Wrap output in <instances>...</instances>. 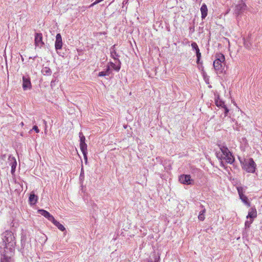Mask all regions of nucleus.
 <instances>
[{
  "instance_id": "f257e3e1",
  "label": "nucleus",
  "mask_w": 262,
  "mask_h": 262,
  "mask_svg": "<svg viewBox=\"0 0 262 262\" xmlns=\"http://www.w3.org/2000/svg\"><path fill=\"white\" fill-rule=\"evenodd\" d=\"M2 245L0 246L2 258L12 259L16 245L15 237L10 231H6L2 234Z\"/></svg>"
},
{
  "instance_id": "f03ea898",
  "label": "nucleus",
  "mask_w": 262,
  "mask_h": 262,
  "mask_svg": "<svg viewBox=\"0 0 262 262\" xmlns=\"http://www.w3.org/2000/svg\"><path fill=\"white\" fill-rule=\"evenodd\" d=\"M242 168L249 173H254L255 171L256 164L252 158L245 159L240 160Z\"/></svg>"
},
{
  "instance_id": "7ed1b4c3",
  "label": "nucleus",
  "mask_w": 262,
  "mask_h": 262,
  "mask_svg": "<svg viewBox=\"0 0 262 262\" xmlns=\"http://www.w3.org/2000/svg\"><path fill=\"white\" fill-rule=\"evenodd\" d=\"M225 60V56L223 54H216V59L213 62V67L217 73H222Z\"/></svg>"
},
{
  "instance_id": "20e7f679",
  "label": "nucleus",
  "mask_w": 262,
  "mask_h": 262,
  "mask_svg": "<svg viewBox=\"0 0 262 262\" xmlns=\"http://www.w3.org/2000/svg\"><path fill=\"white\" fill-rule=\"evenodd\" d=\"M32 88L30 78L28 76H24L23 77V88L24 90L31 89Z\"/></svg>"
},
{
  "instance_id": "39448f33",
  "label": "nucleus",
  "mask_w": 262,
  "mask_h": 262,
  "mask_svg": "<svg viewBox=\"0 0 262 262\" xmlns=\"http://www.w3.org/2000/svg\"><path fill=\"white\" fill-rule=\"evenodd\" d=\"M179 181L184 184L190 185L191 184V177L188 174H182L179 177Z\"/></svg>"
},
{
  "instance_id": "423d86ee",
  "label": "nucleus",
  "mask_w": 262,
  "mask_h": 262,
  "mask_svg": "<svg viewBox=\"0 0 262 262\" xmlns=\"http://www.w3.org/2000/svg\"><path fill=\"white\" fill-rule=\"evenodd\" d=\"M35 44L36 46L40 48L43 46L44 42L42 41V35L41 33H36L35 35Z\"/></svg>"
},
{
  "instance_id": "0eeeda50",
  "label": "nucleus",
  "mask_w": 262,
  "mask_h": 262,
  "mask_svg": "<svg viewBox=\"0 0 262 262\" xmlns=\"http://www.w3.org/2000/svg\"><path fill=\"white\" fill-rule=\"evenodd\" d=\"M62 47V37L60 33H58L56 36V41L55 47L56 50H60Z\"/></svg>"
},
{
  "instance_id": "6e6552de",
  "label": "nucleus",
  "mask_w": 262,
  "mask_h": 262,
  "mask_svg": "<svg viewBox=\"0 0 262 262\" xmlns=\"http://www.w3.org/2000/svg\"><path fill=\"white\" fill-rule=\"evenodd\" d=\"M191 46L192 49L195 51L196 56L197 57L196 62L198 63H199V62H200V60L201 59V53L200 52V49L198 47V46L197 43L195 42H193L192 43H191Z\"/></svg>"
},
{
  "instance_id": "1a4fd4ad",
  "label": "nucleus",
  "mask_w": 262,
  "mask_h": 262,
  "mask_svg": "<svg viewBox=\"0 0 262 262\" xmlns=\"http://www.w3.org/2000/svg\"><path fill=\"white\" fill-rule=\"evenodd\" d=\"M9 164L11 166V173L13 174L15 171L17 162L15 158L14 157L9 156L8 158Z\"/></svg>"
},
{
  "instance_id": "9d476101",
  "label": "nucleus",
  "mask_w": 262,
  "mask_h": 262,
  "mask_svg": "<svg viewBox=\"0 0 262 262\" xmlns=\"http://www.w3.org/2000/svg\"><path fill=\"white\" fill-rule=\"evenodd\" d=\"M257 217V211L255 208H251L248 211V214L247 216V219L254 220Z\"/></svg>"
},
{
  "instance_id": "9b49d317",
  "label": "nucleus",
  "mask_w": 262,
  "mask_h": 262,
  "mask_svg": "<svg viewBox=\"0 0 262 262\" xmlns=\"http://www.w3.org/2000/svg\"><path fill=\"white\" fill-rule=\"evenodd\" d=\"M201 17L202 19L206 18L208 14V9L205 4H203L201 8Z\"/></svg>"
},
{
  "instance_id": "f8f14e48",
  "label": "nucleus",
  "mask_w": 262,
  "mask_h": 262,
  "mask_svg": "<svg viewBox=\"0 0 262 262\" xmlns=\"http://www.w3.org/2000/svg\"><path fill=\"white\" fill-rule=\"evenodd\" d=\"M85 138L82 137V139H80V147L81 151L85 152V150H87V144L85 142Z\"/></svg>"
},
{
  "instance_id": "ddd939ff",
  "label": "nucleus",
  "mask_w": 262,
  "mask_h": 262,
  "mask_svg": "<svg viewBox=\"0 0 262 262\" xmlns=\"http://www.w3.org/2000/svg\"><path fill=\"white\" fill-rule=\"evenodd\" d=\"M224 159H225L226 161L229 164H232L234 161V158L231 152H230L229 154L224 156Z\"/></svg>"
},
{
  "instance_id": "4468645a",
  "label": "nucleus",
  "mask_w": 262,
  "mask_h": 262,
  "mask_svg": "<svg viewBox=\"0 0 262 262\" xmlns=\"http://www.w3.org/2000/svg\"><path fill=\"white\" fill-rule=\"evenodd\" d=\"M38 197L33 192L30 195L29 201L31 204H35L37 201Z\"/></svg>"
},
{
  "instance_id": "2eb2a0df",
  "label": "nucleus",
  "mask_w": 262,
  "mask_h": 262,
  "mask_svg": "<svg viewBox=\"0 0 262 262\" xmlns=\"http://www.w3.org/2000/svg\"><path fill=\"white\" fill-rule=\"evenodd\" d=\"M219 147L224 156H225L226 155L229 154V153H230V152L229 151V150L228 149V148L226 146H225L223 145L219 144Z\"/></svg>"
},
{
  "instance_id": "dca6fc26",
  "label": "nucleus",
  "mask_w": 262,
  "mask_h": 262,
  "mask_svg": "<svg viewBox=\"0 0 262 262\" xmlns=\"http://www.w3.org/2000/svg\"><path fill=\"white\" fill-rule=\"evenodd\" d=\"M201 208H202V210L200 212V213L198 216V219L199 220L203 221L205 220V213L206 212V209L204 208L203 205H201Z\"/></svg>"
},
{
  "instance_id": "f3484780",
  "label": "nucleus",
  "mask_w": 262,
  "mask_h": 262,
  "mask_svg": "<svg viewBox=\"0 0 262 262\" xmlns=\"http://www.w3.org/2000/svg\"><path fill=\"white\" fill-rule=\"evenodd\" d=\"M41 73L43 75L49 76L52 74V71L49 67H44L41 70Z\"/></svg>"
},
{
  "instance_id": "a211bd4d",
  "label": "nucleus",
  "mask_w": 262,
  "mask_h": 262,
  "mask_svg": "<svg viewBox=\"0 0 262 262\" xmlns=\"http://www.w3.org/2000/svg\"><path fill=\"white\" fill-rule=\"evenodd\" d=\"M239 196L240 199L245 205H247L248 207L250 206V203L248 201V198L245 195H244V194Z\"/></svg>"
},
{
  "instance_id": "6ab92c4d",
  "label": "nucleus",
  "mask_w": 262,
  "mask_h": 262,
  "mask_svg": "<svg viewBox=\"0 0 262 262\" xmlns=\"http://www.w3.org/2000/svg\"><path fill=\"white\" fill-rule=\"evenodd\" d=\"M115 45H114L111 49V54L112 58L115 60L118 59V55L116 53L115 49Z\"/></svg>"
},
{
  "instance_id": "aec40b11",
  "label": "nucleus",
  "mask_w": 262,
  "mask_h": 262,
  "mask_svg": "<svg viewBox=\"0 0 262 262\" xmlns=\"http://www.w3.org/2000/svg\"><path fill=\"white\" fill-rule=\"evenodd\" d=\"M215 104L218 107L220 106L223 107L225 106L224 102L220 99L219 96H217V97H215Z\"/></svg>"
},
{
  "instance_id": "412c9836",
  "label": "nucleus",
  "mask_w": 262,
  "mask_h": 262,
  "mask_svg": "<svg viewBox=\"0 0 262 262\" xmlns=\"http://www.w3.org/2000/svg\"><path fill=\"white\" fill-rule=\"evenodd\" d=\"M53 224L56 226L60 230L62 231L66 230L64 227L56 220L54 222Z\"/></svg>"
},
{
  "instance_id": "4be33fe9",
  "label": "nucleus",
  "mask_w": 262,
  "mask_h": 262,
  "mask_svg": "<svg viewBox=\"0 0 262 262\" xmlns=\"http://www.w3.org/2000/svg\"><path fill=\"white\" fill-rule=\"evenodd\" d=\"M244 45L246 49H247L248 50H250L251 49V46H252V44H251V42L250 41V40H248V39H244Z\"/></svg>"
},
{
  "instance_id": "5701e85b",
  "label": "nucleus",
  "mask_w": 262,
  "mask_h": 262,
  "mask_svg": "<svg viewBox=\"0 0 262 262\" xmlns=\"http://www.w3.org/2000/svg\"><path fill=\"white\" fill-rule=\"evenodd\" d=\"M38 212L41 215L43 216L46 218L48 215V214L50 213L47 211L43 210V209H39L38 210Z\"/></svg>"
},
{
  "instance_id": "b1692460",
  "label": "nucleus",
  "mask_w": 262,
  "mask_h": 262,
  "mask_svg": "<svg viewBox=\"0 0 262 262\" xmlns=\"http://www.w3.org/2000/svg\"><path fill=\"white\" fill-rule=\"evenodd\" d=\"M237 190L239 196L244 194L245 192V189L243 187H237Z\"/></svg>"
},
{
  "instance_id": "393cba45",
  "label": "nucleus",
  "mask_w": 262,
  "mask_h": 262,
  "mask_svg": "<svg viewBox=\"0 0 262 262\" xmlns=\"http://www.w3.org/2000/svg\"><path fill=\"white\" fill-rule=\"evenodd\" d=\"M110 64L111 67L116 71H119L120 69V66L119 65L117 66L114 63L111 62Z\"/></svg>"
},
{
  "instance_id": "a878e982",
  "label": "nucleus",
  "mask_w": 262,
  "mask_h": 262,
  "mask_svg": "<svg viewBox=\"0 0 262 262\" xmlns=\"http://www.w3.org/2000/svg\"><path fill=\"white\" fill-rule=\"evenodd\" d=\"M36 57V56H35L34 57H30L28 60V65H30V66H32V67H34L33 65V61L34 60L35 58Z\"/></svg>"
},
{
  "instance_id": "bb28decb",
  "label": "nucleus",
  "mask_w": 262,
  "mask_h": 262,
  "mask_svg": "<svg viewBox=\"0 0 262 262\" xmlns=\"http://www.w3.org/2000/svg\"><path fill=\"white\" fill-rule=\"evenodd\" d=\"M46 219H47L49 221H51L53 224L54 223V222L56 221L53 217L52 215H51L50 213L48 214V215L47 216Z\"/></svg>"
},
{
  "instance_id": "cd10ccee",
  "label": "nucleus",
  "mask_w": 262,
  "mask_h": 262,
  "mask_svg": "<svg viewBox=\"0 0 262 262\" xmlns=\"http://www.w3.org/2000/svg\"><path fill=\"white\" fill-rule=\"evenodd\" d=\"M253 220L250 219L249 221H246L245 223V226L246 228H249L250 225L252 223Z\"/></svg>"
},
{
  "instance_id": "c85d7f7f",
  "label": "nucleus",
  "mask_w": 262,
  "mask_h": 262,
  "mask_svg": "<svg viewBox=\"0 0 262 262\" xmlns=\"http://www.w3.org/2000/svg\"><path fill=\"white\" fill-rule=\"evenodd\" d=\"M1 262H13V259H7L6 258H2Z\"/></svg>"
},
{
  "instance_id": "c756f323",
  "label": "nucleus",
  "mask_w": 262,
  "mask_h": 262,
  "mask_svg": "<svg viewBox=\"0 0 262 262\" xmlns=\"http://www.w3.org/2000/svg\"><path fill=\"white\" fill-rule=\"evenodd\" d=\"M216 157L219 159H224V156L222 154H221L220 152H216Z\"/></svg>"
},
{
  "instance_id": "7c9ffc66",
  "label": "nucleus",
  "mask_w": 262,
  "mask_h": 262,
  "mask_svg": "<svg viewBox=\"0 0 262 262\" xmlns=\"http://www.w3.org/2000/svg\"><path fill=\"white\" fill-rule=\"evenodd\" d=\"M107 76V74L104 71H102L99 73L98 76Z\"/></svg>"
},
{
  "instance_id": "2f4dec72",
  "label": "nucleus",
  "mask_w": 262,
  "mask_h": 262,
  "mask_svg": "<svg viewBox=\"0 0 262 262\" xmlns=\"http://www.w3.org/2000/svg\"><path fill=\"white\" fill-rule=\"evenodd\" d=\"M107 74V76H108L111 73V69L110 66H107L106 70L104 71Z\"/></svg>"
},
{
  "instance_id": "473e14b6",
  "label": "nucleus",
  "mask_w": 262,
  "mask_h": 262,
  "mask_svg": "<svg viewBox=\"0 0 262 262\" xmlns=\"http://www.w3.org/2000/svg\"><path fill=\"white\" fill-rule=\"evenodd\" d=\"M83 155V157H84V159L85 161V162H87V150H85V152H83V151H82Z\"/></svg>"
},
{
  "instance_id": "72a5a7b5",
  "label": "nucleus",
  "mask_w": 262,
  "mask_h": 262,
  "mask_svg": "<svg viewBox=\"0 0 262 262\" xmlns=\"http://www.w3.org/2000/svg\"><path fill=\"white\" fill-rule=\"evenodd\" d=\"M32 130H34L36 133H38L39 132V129L36 125H34L33 127Z\"/></svg>"
},
{
  "instance_id": "f704fd0d",
  "label": "nucleus",
  "mask_w": 262,
  "mask_h": 262,
  "mask_svg": "<svg viewBox=\"0 0 262 262\" xmlns=\"http://www.w3.org/2000/svg\"><path fill=\"white\" fill-rule=\"evenodd\" d=\"M223 108H224L225 110V112H224V113H225V115L226 116L229 112V110L228 108L226 106V105L225 106L223 107Z\"/></svg>"
},
{
  "instance_id": "c9c22d12",
  "label": "nucleus",
  "mask_w": 262,
  "mask_h": 262,
  "mask_svg": "<svg viewBox=\"0 0 262 262\" xmlns=\"http://www.w3.org/2000/svg\"><path fill=\"white\" fill-rule=\"evenodd\" d=\"M79 138H80V139H82V137L83 138V137H85L83 135L82 133V132H80L79 134Z\"/></svg>"
},
{
  "instance_id": "e433bc0d",
  "label": "nucleus",
  "mask_w": 262,
  "mask_h": 262,
  "mask_svg": "<svg viewBox=\"0 0 262 262\" xmlns=\"http://www.w3.org/2000/svg\"><path fill=\"white\" fill-rule=\"evenodd\" d=\"M128 1V0H124L122 3L123 5L126 4L127 3Z\"/></svg>"
},
{
  "instance_id": "4c0bfd02",
  "label": "nucleus",
  "mask_w": 262,
  "mask_h": 262,
  "mask_svg": "<svg viewBox=\"0 0 262 262\" xmlns=\"http://www.w3.org/2000/svg\"><path fill=\"white\" fill-rule=\"evenodd\" d=\"M84 172H83V169L82 168L81 169V173H80V177H82V176Z\"/></svg>"
},
{
  "instance_id": "58836bf2",
  "label": "nucleus",
  "mask_w": 262,
  "mask_h": 262,
  "mask_svg": "<svg viewBox=\"0 0 262 262\" xmlns=\"http://www.w3.org/2000/svg\"><path fill=\"white\" fill-rule=\"evenodd\" d=\"M43 123L46 125L47 122L45 120H43Z\"/></svg>"
},
{
  "instance_id": "ea45409f",
  "label": "nucleus",
  "mask_w": 262,
  "mask_h": 262,
  "mask_svg": "<svg viewBox=\"0 0 262 262\" xmlns=\"http://www.w3.org/2000/svg\"><path fill=\"white\" fill-rule=\"evenodd\" d=\"M20 124H21V126H23V125H24V123H23V122H21V123H20Z\"/></svg>"
},
{
  "instance_id": "a19ab883",
  "label": "nucleus",
  "mask_w": 262,
  "mask_h": 262,
  "mask_svg": "<svg viewBox=\"0 0 262 262\" xmlns=\"http://www.w3.org/2000/svg\"><path fill=\"white\" fill-rule=\"evenodd\" d=\"M21 59L23 60H24V58H23V57L21 56Z\"/></svg>"
}]
</instances>
